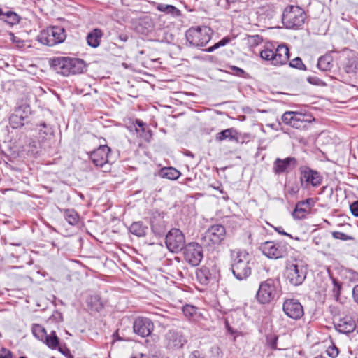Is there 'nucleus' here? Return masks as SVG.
Instances as JSON below:
<instances>
[{
  "label": "nucleus",
  "instance_id": "obj_1",
  "mask_svg": "<svg viewBox=\"0 0 358 358\" xmlns=\"http://www.w3.org/2000/svg\"><path fill=\"white\" fill-rule=\"evenodd\" d=\"M50 66L64 76L80 74L86 71V64L83 59L69 57H55L51 60Z\"/></svg>",
  "mask_w": 358,
  "mask_h": 358
},
{
  "label": "nucleus",
  "instance_id": "obj_2",
  "mask_svg": "<svg viewBox=\"0 0 358 358\" xmlns=\"http://www.w3.org/2000/svg\"><path fill=\"white\" fill-rule=\"evenodd\" d=\"M231 269L237 280H243L248 278L251 274L249 254L240 250H232L231 252Z\"/></svg>",
  "mask_w": 358,
  "mask_h": 358
},
{
  "label": "nucleus",
  "instance_id": "obj_3",
  "mask_svg": "<svg viewBox=\"0 0 358 358\" xmlns=\"http://www.w3.org/2000/svg\"><path fill=\"white\" fill-rule=\"evenodd\" d=\"M299 182L302 189L317 188L322 185L323 182L322 173L311 169L304 161L299 166Z\"/></svg>",
  "mask_w": 358,
  "mask_h": 358
},
{
  "label": "nucleus",
  "instance_id": "obj_4",
  "mask_svg": "<svg viewBox=\"0 0 358 358\" xmlns=\"http://www.w3.org/2000/svg\"><path fill=\"white\" fill-rule=\"evenodd\" d=\"M306 14L298 6H287L282 13V23L287 29H297L301 28L305 22Z\"/></svg>",
  "mask_w": 358,
  "mask_h": 358
},
{
  "label": "nucleus",
  "instance_id": "obj_5",
  "mask_svg": "<svg viewBox=\"0 0 358 358\" xmlns=\"http://www.w3.org/2000/svg\"><path fill=\"white\" fill-rule=\"evenodd\" d=\"M314 120L313 115L308 113L287 111L282 115L285 124L301 130L308 129Z\"/></svg>",
  "mask_w": 358,
  "mask_h": 358
},
{
  "label": "nucleus",
  "instance_id": "obj_6",
  "mask_svg": "<svg viewBox=\"0 0 358 358\" xmlns=\"http://www.w3.org/2000/svg\"><path fill=\"white\" fill-rule=\"evenodd\" d=\"M279 294V282L276 280L268 278L261 282L256 297L260 303L266 304L278 298Z\"/></svg>",
  "mask_w": 358,
  "mask_h": 358
},
{
  "label": "nucleus",
  "instance_id": "obj_7",
  "mask_svg": "<svg viewBox=\"0 0 358 358\" xmlns=\"http://www.w3.org/2000/svg\"><path fill=\"white\" fill-rule=\"evenodd\" d=\"M306 273L307 268L301 261L294 259L286 262L285 275L292 285H301L306 278Z\"/></svg>",
  "mask_w": 358,
  "mask_h": 358
},
{
  "label": "nucleus",
  "instance_id": "obj_8",
  "mask_svg": "<svg viewBox=\"0 0 358 358\" xmlns=\"http://www.w3.org/2000/svg\"><path fill=\"white\" fill-rule=\"evenodd\" d=\"M262 59L275 66L285 64L289 59V50L286 45H279L275 50L266 47L260 52Z\"/></svg>",
  "mask_w": 358,
  "mask_h": 358
},
{
  "label": "nucleus",
  "instance_id": "obj_9",
  "mask_svg": "<svg viewBox=\"0 0 358 358\" xmlns=\"http://www.w3.org/2000/svg\"><path fill=\"white\" fill-rule=\"evenodd\" d=\"M66 37L65 29L62 27L55 26L42 30L37 36V41L43 45L53 46L63 43Z\"/></svg>",
  "mask_w": 358,
  "mask_h": 358
},
{
  "label": "nucleus",
  "instance_id": "obj_10",
  "mask_svg": "<svg viewBox=\"0 0 358 358\" xmlns=\"http://www.w3.org/2000/svg\"><path fill=\"white\" fill-rule=\"evenodd\" d=\"M289 245L285 241H265L259 246L262 253L270 259L285 257L288 253Z\"/></svg>",
  "mask_w": 358,
  "mask_h": 358
},
{
  "label": "nucleus",
  "instance_id": "obj_11",
  "mask_svg": "<svg viewBox=\"0 0 358 358\" xmlns=\"http://www.w3.org/2000/svg\"><path fill=\"white\" fill-rule=\"evenodd\" d=\"M31 109L27 103L16 107L9 117V124L13 129H20L31 123Z\"/></svg>",
  "mask_w": 358,
  "mask_h": 358
},
{
  "label": "nucleus",
  "instance_id": "obj_12",
  "mask_svg": "<svg viewBox=\"0 0 358 358\" xmlns=\"http://www.w3.org/2000/svg\"><path fill=\"white\" fill-rule=\"evenodd\" d=\"M187 340L184 334L178 329H169L164 335L163 344L166 350L176 351L183 348Z\"/></svg>",
  "mask_w": 358,
  "mask_h": 358
},
{
  "label": "nucleus",
  "instance_id": "obj_13",
  "mask_svg": "<svg viewBox=\"0 0 358 358\" xmlns=\"http://www.w3.org/2000/svg\"><path fill=\"white\" fill-rule=\"evenodd\" d=\"M303 162V159L300 160L292 156L284 159L278 157L273 163L272 171L275 176L288 174L302 164Z\"/></svg>",
  "mask_w": 358,
  "mask_h": 358
},
{
  "label": "nucleus",
  "instance_id": "obj_14",
  "mask_svg": "<svg viewBox=\"0 0 358 358\" xmlns=\"http://www.w3.org/2000/svg\"><path fill=\"white\" fill-rule=\"evenodd\" d=\"M165 243L172 252H178L185 248V238L182 232L178 229H171L166 235Z\"/></svg>",
  "mask_w": 358,
  "mask_h": 358
},
{
  "label": "nucleus",
  "instance_id": "obj_15",
  "mask_svg": "<svg viewBox=\"0 0 358 358\" xmlns=\"http://www.w3.org/2000/svg\"><path fill=\"white\" fill-rule=\"evenodd\" d=\"M285 314L291 319L299 320L304 315L303 307L298 299H287L282 304Z\"/></svg>",
  "mask_w": 358,
  "mask_h": 358
},
{
  "label": "nucleus",
  "instance_id": "obj_16",
  "mask_svg": "<svg viewBox=\"0 0 358 358\" xmlns=\"http://www.w3.org/2000/svg\"><path fill=\"white\" fill-rule=\"evenodd\" d=\"M165 213L153 211L150 217V227L152 233L158 237L163 236L167 229L166 222L164 220Z\"/></svg>",
  "mask_w": 358,
  "mask_h": 358
},
{
  "label": "nucleus",
  "instance_id": "obj_17",
  "mask_svg": "<svg viewBox=\"0 0 358 358\" xmlns=\"http://www.w3.org/2000/svg\"><path fill=\"white\" fill-rule=\"evenodd\" d=\"M184 256L187 262L196 266L201 262V246L194 242L188 243L184 248Z\"/></svg>",
  "mask_w": 358,
  "mask_h": 358
},
{
  "label": "nucleus",
  "instance_id": "obj_18",
  "mask_svg": "<svg viewBox=\"0 0 358 358\" xmlns=\"http://www.w3.org/2000/svg\"><path fill=\"white\" fill-rule=\"evenodd\" d=\"M134 332L141 337L145 338L151 334L154 324L150 318L138 317L133 323Z\"/></svg>",
  "mask_w": 358,
  "mask_h": 358
},
{
  "label": "nucleus",
  "instance_id": "obj_19",
  "mask_svg": "<svg viewBox=\"0 0 358 358\" xmlns=\"http://www.w3.org/2000/svg\"><path fill=\"white\" fill-rule=\"evenodd\" d=\"M225 235V229L222 225L215 224L208 228L203 236V240L213 244H219Z\"/></svg>",
  "mask_w": 358,
  "mask_h": 358
},
{
  "label": "nucleus",
  "instance_id": "obj_20",
  "mask_svg": "<svg viewBox=\"0 0 358 358\" xmlns=\"http://www.w3.org/2000/svg\"><path fill=\"white\" fill-rule=\"evenodd\" d=\"M110 152V147L106 145H100L91 152L90 158L96 166L103 167L108 162V158Z\"/></svg>",
  "mask_w": 358,
  "mask_h": 358
},
{
  "label": "nucleus",
  "instance_id": "obj_21",
  "mask_svg": "<svg viewBox=\"0 0 358 358\" xmlns=\"http://www.w3.org/2000/svg\"><path fill=\"white\" fill-rule=\"evenodd\" d=\"M335 329L341 334H348L356 330V323L350 316L340 318L334 323Z\"/></svg>",
  "mask_w": 358,
  "mask_h": 358
},
{
  "label": "nucleus",
  "instance_id": "obj_22",
  "mask_svg": "<svg viewBox=\"0 0 358 358\" xmlns=\"http://www.w3.org/2000/svg\"><path fill=\"white\" fill-rule=\"evenodd\" d=\"M187 41L192 47L201 45V26L192 27L185 33Z\"/></svg>",
  "mask_w": 358,
  "mask_h": 358
},
{
  "label": "nucleus",
  "instance_id": "obj_23",
  "mask_svg": "<svg viewBox=\"0 0 358 358\" xmlns=\"http://www.w3.org/2000/svg\"><path fill=\"white\" fill-rule=\"evenodd\" d=\"M203 275L204 276L205 283L217 284L220 274L215 264H213L210 268L209 267L203 268Z\"/></svg>",
  "mask_w": 358,
  "mask_h": 358
},
{
  "label": "nucleus",
  "instance_id": "obj_24",
  "mask_svg": "<svg viewBox=\"0 0 358 358\" xmlns=\"http://www.w3.org/2000/svg\"><path fill=\"white\" fill-rule=\"evenodd\" d=\"M182 313L185 317L192 322H197L201 316V313L199 312V309L189 304H186L182 307Z\"/></svg>",
  "mask_w": 358,
  "mask_h": 358
},
{
  "label": "nucleus",
  "instance_id": "obj_25",
  "mask_svg": "<svg viewBox=\"0 0 358 358\" xmlns=\"http://www.w3.org/2000/svg\"><path fill=\"white\" fill-rule=\"evenodd\" d=\"M227 139H229L231 141L238 142V132L234 128H229L218 132L216 134V140L218 141H222Z\"/></svg>",
  "mask_w": 358,
  "mask_h": 358
},
{
  "label": "nucleus",
  "instance_id": "obj_26",
  "mask_svg": "<svg viewBox=\"0 0 358 358\" xmlns=\"http://www.w3.org/2000/svg\"><path fill=\"white\" fill-rule=\"evenodd\" d=\"M102 36L103 31L100 29H94L92 31L88 33L86 37L88 45L94 48H97L100 45Z\"/></svg>",
  "mask_w": 358,
  "mask_h": 358
},
{
  "label": "nucleus",
  "instance_id": "obj_27",
  "mask_svg": "<svg viewBox=\"0 0 358 358\" xmlns=\"http://www.w3.org/2000/svg\"><path fill=\"white\" fill-rule=\"evenodd\" d=\"M129 232L137 237H145L148 233V227L143 222H134L129 227Z\"/></svg>",
  "mask_w": 358,
  "mask_h": 358
},
{
  "label": "nucleus",
  "instance_id": "obj_28",
  "mask_svg": "<svg viewBox=\"0 0 358 358\" xmlns=\"http://www.w3.org/2000/svg\"><path fill=\"white\" fill-rule=\"evenodd\" d=\"M0 20L10 25H14L20 22V17L13 11H4L3 8H0Z\"/></svg>",
  "mask_w": 358,
  "mask_h": 358
},
{
  "label": "nucleus",
  "instance_id": "obj_29",
  "mask_svg": "<svg viewBox=\"0 0 358 358\" xmlns=\"http://www.w3.org/2000/svg\"><path fill=\"white\" fill-rule=\"evenodd\" d=\"M333 57L331 53L321 56L317 61V66L322 71H330L333 67Z\"/></svg>",
  "mask_w": 358,
  "mask_h": 358
},
{
  "label": "nucleus",
  "instance_id": "obj_30",
  "mask_svg": "<svg viewBox=\"0 0 358 358\" xmlns=\"http://www.w3.org/2000/svg\"><path fill=\"white\" fill-rule=\"evenodd\" d=\"M343 69L348 73H356L358 71V57L356 55L348 57L344 64Z\"/></svg>",
  "mask_w": 358,
  "mask_h": 358
},
{
  "label": "nucleus",
  "instance_id": "obj_31",
  "mask_svg": "<svg viewBox=\"0 0 358 358\" xmlns=\"http://www.w3.org/2000/svg\"><path fill=\"white\" fill-rule=\"evenodd\" d=\"M43 342L51 350H56L60 344V340L55 331H52L49 334H47Z\"/></svg>",
  "mask_w": 358,
  "mask_h": 358
},
{
  "label": "nucleus",
  "instance_id": "obj_32",
  "mask_svg": "<svg viewBox=\"0 0 358 358\" xmlns=\"http://www.w3.org/2000/svg\"><path fill=\"white\" fill-rule=\"evenodd\" d=\"M87 304L91 310L95 312H100L103 308V305L98 295L90 296L87 299Z\"/></svg>",
  "mask_w": 358,
  "mask_h": 358
},
{
  "label": "nucleus",
  "instance_id": "obj_33",
  "mask_svg": "<svg viewBox=\"0 0 358 358\" xmlns=\"http://www.w3.org/2000/svg\"><path fill=\"white\" fill-rule=\"evenodd\" d=\"M310 213L303 203L299 201L296 204L295 208L292 212V216L295 220H303Z\"/></svg>",
  "mask_w": 358,
  "mask_h": 358
},
{
  "label": "nucleus",
  "instance_id": "obj_34",
  "mask_svg": "<svg viewBox=\"0 0 358 358\" xmlns=\"http://www.w3.org/2000/svg\"><path fill=\"white\" fill-rule=\"evenodd\" d=\"M157 9L160 12H164L166 14H170L174 17H180L182 15L181 11L172 5L159 3L157 6Z\"/></svg>",
  "mask_w": 358,
  "mask_h": 358
},
{
  "label": "nucleus",
  "instance_id": "obj_35",
  "mask_svg": "<svg viewBox=\"0 0 358 358\" xmlns=\"http://www.w3.org/2000/svg\"><path fill=\"white\" fill-rule=\"evenodd\" d=\"M160 176L169 180H176L180 176V172L173 167H164L160 171Z\"/></svg>",
  "mask_w": 358,
  "mask_h": 358
},
{
  "label": "nucleus",
  "instance_id": "obj_36",
  "mask_svg": "<svg viewBox=\"0 0 358 358\" xmlns=\"http://www.w3.org/2000/svg\"><path fill=\"white\" fill-rule=\"evenodd\" d=\"M65 220L71 225H76L79 221V215L73 209H66L64 211Z\"/></svg>",
  "mask_w": 358,
  "mask_h": 358
},
{
  "label": "nucleus",
  "instance_id": "obj_37",
  "mask_svg": "<svg viewBox=\"0 0 358 358\" xmlns=\"http://www.w3.org/2000/svg\"><path fill=\"white\" fill-rule=\"evenodd\" d=\"M31 330L34 336L41 341H43L47 334L45 329L40 324H34Z\"/></svg>",
  "mask_w": 358,
  "mask_h": 358
},
{
  "label": "nucleus",
  "instance_id": "obj_38",
  "mask_svg": "<svg viewBox=\"0 0 358 358\" xmlns=\"http://www.w3.org/2000/svg\"><path fill=\"white\" fill-rule=\"evenodd\" d=\"M40 151V143L38 141L31 140L27 145V152L31 156H36Z\"/></svg>",
  "mask_w": 358,
  "mask_h": 358
},
{
  "label": "nucleus",
  "instance_id": "obj_39",
  "mask_svg": "<svg viewBox=\"0 0 358 358\" xmlns=\"http://www.w3.org/2000/svg\"><path fill=\"white\" fill-rule=\"evenodd\" d=\"M278 340V336L274 334H267L266 336V345L272 350H277V343Z\"/></svg>",
  "mask_w": 358,
  "mask_h": 358
},
{
  "label": "nucleus",
  "instance_id": "obj_40",
  "mask_svg": "<svg viewBox=\"0 0 358 358\" xmlns=\"http://www.w3.org/2000/svg\"><path fill=\"white\" fill-rule=\"evenodd\" d=\"M213 34L214 31L210 27L203 25V46L210 41Z\"/></svg>",
  "mask_w": 358,
  "mask_h": 358
},
{
  "label": "nucleus",
  "instance_id": "obj_41",
  "mask_svg": "<svg viewBox=\"0 0 358 358\" xmlns=\"http://www.w3.org/2000/svg\"><path fill=\"white\" fill-rule=\"evenodd\" d=\"M230 41V38L227 36L220 40L218 43H215L213 46L209 47L208 48L203 49V51L207 52H211L213 50L217 49L221 46H224L227 44Z\"/></svg>",
  "mask_w": 358,
  "mask_h": 358
},
{
  "label": "nucleus",
  "instance_id": "obj_42",
  "mask_svg": "<svg viewBox=\"0 0 358 358\" xmlns=\"http://www.w3.org/2000/svg\"><path fill=\"white\" fill-rule=\"evenodd\" d=\"M332 283H333V289H332V294L333 296L338 300L339 298V296L341 294V290L342 285L341 283L336 278H332Z\"/></svg>",
  "mask_w": 358,
  "mask_h": 358
},
{
  "label": "nucleus",
  "instance_id": "obj_43",
  "mask_svg": "<svg viewBox=\"0 0 358 358\" xmlns=\"http://www.w3.org/2000/svg\"><path fill=\"white\" fill-rule=\"evenodd\" d=\"M289 66L300 70H306V65L303 63L302 59L297 57L289 62Z\"/></svg>",
  "mask_w": 358,
  "mask_h": 358
},
{
  "label": "nucleus",
  "instance_id": "obj_44",
  "mask_svg": "<svg viewBox=\"0 0 358 358\" xmlns=\"http://www.w3.org/2000/svg\"><path fill=\"white\" fill-rule=\"evenodd\" d=\"M41 127L42 128L39 129V134H41L42 133L45 136H51L53 134V129L50 125L47 124L45 122H43L40 123L39 125H36Z\"/></svg>",
  "mask_w": 358,
  "mask_h": 358
},
{
  "label": "nucleus",
  "instance_id": "obj_45",
  "mask_svg": "<svg viewBox=\"0 0 358 358\" xmlns=\"http://www.w3.org/2000/svg\"><path fill=\"white\" fill-rule=\"evenodd\" d=\"M332 236L336 239H340L342 241H348V240H354V237L349 236L343 232L341 231H334L332 233Z\"/></svg>",
  "mask_w": 358,
  "mask_h": 358
},
{
  "label": "nucleus",
  "instance_id": "obj_46",
  "mask_svg": "<svg viewBox=\"0 0 358 358\" xmlns=\"http://www.w3.org/2000/svg\"><path fill=\"white\" fill-rule=\"evenodd\" d=\"M138 135L144 138L145 141L149 142L152 137V132L150 129L145 127L144 130H140V133Z\"/></svg>",
  "mask_w": 358,
  "mask_h": 358
},
{
  "label": "nucleus",
  "instance_id": "obj_47",
  "mask_svg": "<svg viewBox=\"0 0 358 358\" xmlns=\"http://www.w3.org/2000/svg\"><path fill=\"white\" fill-rule=\"evenodd\" d=\"M62 355H64L66 358H74L73 356L71 354L69 349L66 346L65 344H59V348H57Z\"/></svg>",
  "mask_w": 358,
  "mask_h": 358
},
{
  "label": "nucleus",
  "instance_id": "obj_48",
  "mask_svg": "<svg viewBox=\"0 0 358 358\" xmlns=\"http://www.w3.org/2000/svg\"><path fill=\"white\" fill-rule=\"evenodd\" d=\"M307 81L312 85H317V86H324L325 85V83L322 81L321 79L316 76H308L307 78Z\"/></svg>",
  "mask_w": 358,
  "mask_h": 358
},
{
  "label": "nucleus",
  "instance_id": "obj_49",
  "mask_svg": "<svg viewBox=\"0 0 358 358\" xmlns=\"http://www.w3.org/2000/svg\"><path fill=\"white\" fill-rule=\"evenodd\" d=\"M49 320L52 322L59 323V322L63 321V316L60 312L56 310L50 317Z\"/></svg>",
  "mask_w": 358,
  "mask_h": 358
},
{
  "label": "nucleus",
  "instance_id": "obj_50",
  "mask_svg": "<svg viewBox=\"0 0 358 358\" xmlns=\"http://www.w3.org/2000/svg\"><path fill=\"white\" fill-rule=\"evenodd\" d=\"M0 358H13V352L3 347L0 349Z\"/></svg>",
  "mask_w": 358,
  "mask_h": 358
},
{
  "label": "nucleus",
  "instance_id": "obj_51",
  "mask_svg": "<svg viewBox=\"0 0 358 358\" xmlns=\"http://www.w3.org/2000/svg\"><path fill=\"white\" fill-rule=\"evenodd\" d=\"M229 69L232 71V73L237 76H243L245 74V71L239 67L235 66H230Z\"/></svg>",
  "mask_w": 358,
  "mask_h": 358
},
{
  "label": "nucleus",
  "instance_id": "obj_52",
  "mask_svg": "<svg viewBox=\"0 0 358 358\" xmlns=\"http://www.w3.org/2000/svg\"><path fill=\"white\" fill-rule=\"evenodd\" d=\"M327 353L329 357H331L332 358H335L338 355V350L334 345L331 346V347H329L328 349L327 350Z\"/></svg>",
  "mask_w": 358,
  "mask_h": 358
},
{
  "label": "nucleus",
  "instance_id": "obj_53",
  "mask_svg": "<svg viewBox=\"0 0 358 358\" xmlns=\"http://www.w3.org/2000/svg\"><path fill=\"white\" fill-rule=\"evenodd\" d=\"M301 203H303L304 206H306L308 210H311V208L314 206L315 201L313 198H308L306 200L299 201Z\"/></svg>",
  "mask_w": 358,
  "mask_h": 358
},
{
  "label": "nucleus",
  "instance_id": "obj_54",
  "mask_svg": "<svg viewBox=\"0 0 358 358\" xmlns=\"http://www.w3.org/2000/svg\"><path fill=\"white\" fill-rule=\"evenodd\" d=\"M350 210L355 217H358V200L350 205Z\"/></svg>",
  "mask_w": 358,
  "mask_h": 358
},
{
  "label": "nucleus",
  "instance_id": "obj_55",
  "mask_svg": "<svg viewBox=\"0 0 358 358\" xmlns=\"http://www.w3.org/2000/svg\"><path fill=\"white\" fill-rule=\"evenodd\" d=\"M225 328L228 333H229L231 335H235L237 333L236 330H234L230 325L228 322V320H225L224 322Z\"/></svg>",
  "mask_w": 358,
  "mask_h": 358
},
{
  "label": "nucleus",
  "instance_id": "obj_56",
  "mask_svg": "<svg viewBox=\"0 0 358 358\" xmlns=\"http://www.w3.org/2000/svg\"><path fill=\"white\" fill-rule=\"evenodd\" d=\"M139 130H144L146 127V124L141 120L136 119L134 122Z\"/></svg>",
  "mask_w": 358,
  "mask_h": 358
},
{
  "label": "nucleus",
  "instance_id": "obj_57",
  "mask_svg": "<svg viewBox=\"0 0 358 358\" xmlns=\"http://www.w3.org/2000/svg\"><path fill=\"white\" fill-rule=\"evenodd\" d=\"M352 297L354 301L358 303V284L356 285L352 289Z\"/></svg>",
  "mask_w": 358,
  "mask_h": 358
},
{
  "label": "nucleus",
  "instance_id": "obj_58",
  "mask_svg": "<svg viewBox=\"0 0 358 358\" xmlns=\"http://www.w3.org/2000/svg\"><path fill=\"white\" fill-rule=\"evenodd\" d=\"M275 230L278 232L280 234H282V235H284V236H289L291 238H292V235L289 234H287V232H285L283 229V228L282 227H275Z\"/></svg>",
  "mask_w": 358,
  "mask_h": 358
},
{
  "label": "nucleus",
  "instance_id": "obj_59",
  "mask_svg": "<svg viewBox=\"0 0 358 358\" xmlns=\"http://www.w3.org/2000/svg\"><path fill=\"white\" fill-rule=\"evenodd\" d=\"M128 129L130 130V131L133 132L135 131L136 134H138L140 133V130L136 127V124L134 122L130 126L128 127Z\"/></svg>",
  "mask_w": 358,
  "mask_h": 358
},
{
  "label": "nucleus",
  "instance_id": "obj_60",
  "mask_svg": "<svg viewBox=\"0 0 358 358\" xmlns=\"http://www.w3.org/2000/svg\"><path fill=\"white\" fill-rule=\"evenodd\" d=\"M118 39L122 42H127L129 39V36L127 34L121 33L118 35Z\"/></svg>",
  "mask_w": 358,
  "mask_h": 358
},
{
  "label": "nucleus",
  "instance_id": "obj_61",
  "mask_svg": "<svg viewBox=\"0 0 358 358\" xmlns=\"http://www.w3.org/2000/svg\"><path fill=\"white\" fill-rule=\"evenodd\" d=\"M183 153H184L185 155L188 156V157H191L192 158L194 157V154L191 151L187 150H185L183 152Z\"/></svg>",
  "mask_w": 358,
  "mask_h": 358
},
{
  "label": "nucleus",
  "instance_id": "obj_62",
  "mask_svg": "<svg viewBox=\"0 0 358 358\" xmlns=\"http://www.w3.org/2000/svg\"><path fill=\"white\" fill-rule=\"evenodd\" d=\"M11 245H17V246H20L22 245V242L21 241H19V242H17V243H10Z\"/></svg>",
  "mask_w": 358,
  "mask_h": 358
},
{
  "label": "nucleus",
  "instance_id": "obj_63",
  "mask_svg": "<svg viewBox=\"0 0 358 358\" xmlns=\"http://www.w3.org/2000/svg\"><path fill=\"white\" fill-rule=\"evenodd\" d=\"M199 273H201V268H197L196 269V274L198 278L199 276Z\"/></svg>",
  "mask_w": 358,
  "mask_h": 358
},
{
  "label": "nucleus",
  "instance_id": "obj_64",
  "mask_svg": "<svg viewBox=\"0 0 358 358\" xmlns=\"http://www.w3.org/2000/svg\"><path fill=\"white\" fill-rule=\"evenodd\" d=\"M229 3H236L240 1L241 0H227Z\"/></svg>",
  "mask_w": 358,
  "mask_h": 358
}]
</instances>
